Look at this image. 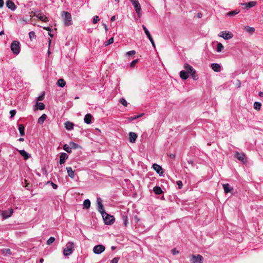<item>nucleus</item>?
<instances>
[{
    "label": "nucleus",
    "mask_w": 263,
    "mask_h": 263,
    "mask_svg": "<svg viewBox=\"0 0 263 263\" xmlns=\"http://www.w3.org/2000/svg\"><path fill=\"white\" fill-rule=\"evenodd\" d=\"M64 24L65 26H69L72 24V16L67 11H63L61 14Z\"/></svg>",
    "instance_id": "nucleus-1"
},
{
    "label": "nucleus",
    "mask_w": 263,
    "mask_h": 263,
    "mask_svg": "<svg viewBox=\"0 0 263 263\" xmlns=\"http://www.w3.org/2000/svg\"><path fill=\"white\" fill-rule=\"evenodd\" d=\"M74 250V243L72 242H68L63 250L65 256H68L72 253Z\"/></svg>",
    "instance_id": "nucleus-2"
},
{
    "label": "nucleus",
    "mask_w": 263,
    "mask_h": 263,
    "mask_svg": "<svg viewBox=\"0 0 263 263\" xmlns=\"http://www.w3.org/2000/svg\"><path fill=\"white\" fill-rule=\"evenodd\" d=\"M190 263H203V257L200 254L197 255H191L190 257Z\"/></svg>",
    "instance_id": "nucleus-3"
},
{
    "label": "nucleus",
    "mask_w": 263,
    "mask_h": 263,
    "mask_svg": "<svg viewBox=\"0 0 263 263\" xmlns=\"http://www.w3.org/2000/svg\"><path fill=\"white\" fill-rule=\"evenodd\" d=\"M102 216L106 224L111 225L114 223L115 221V218L113 216L108 215L106 212L102 214Z\"/></svg>",
    "instance_id": "nucleus-4"
},
{
    "label": "nucleus",
    "mask_w": 263,
    "mask_h": 263,
    "mask_svg": "<svg viewBox=\"0 0 263 263\" xmlns=\"http://www.w3.org/2000/svg\"><path fill=\"white\" fill-rule=\"evenodd\" d=\"M20 43L18 41H14L11 44V50L14 54H18L20 51Z\"/></svg>",
    "instance_id": "nucleus-5"
},
{
    "label": "nucleus",
    "mask_w": 263,
    "mask_h": 263,
    "mask_svg": "<svg viewBox=\"0 0 263 263\" xmlns=\"http://www.w3.org/2000/svg\"><path fill=\"white\" fill-rule=\"evenodd\" d=\"M129 1L132 3L133 5L134 6L136 13L138 14V15L140 17V14L141 13V6H140L138 1V0H129Z\"/></svg>",
    "instance_id": "nucleus-6"
},
{
    "label": "nucleus",
    "mask_w": 263,
    "mask_h": 263,
    "mask_svg": "<svg viewBox=\"0 0 263 263\" xmlns=\"http://www.w3.org/2000/svg\"><path fill=\"white\" fill-rule=\"evenodd\" d=\"M105 250V247L102 245H98L93 248V252L95 254H100Z\"/></svg>",
    "instance_id": "nucleus-7"
},
{
    "label": "nucleus",
    "mask_w": 263,
    "mask_h": 263,
    "mask_svg": "<svg viewBox=\"0 0 263 263\" xmlns=\"http://www.w3.org/2000/svg\"><path fill=\"white\" fill-rule=\"evenodd\" d=\"M97 209L98 211L102 214L105 212L103 205L102 203V200L101 198L98 197L97 199Z\"/></svg>",
    "instance_id": "nucleus-8"
},
{
    "label": "nucleus",
    "mask_w": 263,
    "mask_h": 263,
    "mask_svg": "<svg viewBox=\"0 0 263 263\" xmlns=\"http://www.w3.org/2000/svg\"><path fill=\"white\" fill-rule=\"evenodd\" d=\"M13 213V210L11 208L8 210L2 211L1 212V216L4 219H7L11 217Z\"/></svg>",
    "instance_id": "nucleus-9"
},
{
    "label": "nucleus",
    "mask_w": 263,
    "mask_h": 263,
    "mask_svg": "<svg viewBox=\"0 0 263 263\" xmlns=\"http://www.w3.org/2000/svg\"><path fill=\"white\" fill-rule=\"evenodd\" d=\"M219 36L223 37L224 40H229L233 37V35L230 31H221Z\"/></svg>",
    "instance_id": "nucleus-10"
},
{
    "label": "nucleus",
    "mask_w": 263,
    "mask_h": 263,
    "mask_svg": "<svg viewBox=\"0 0 263 263\" xmlns=\"http://www.w3.org/2000/svg\"><path fill=\"white\" fill-rule=\"evenodd\" d=\"M142 28L144 31L145 33L146 34L147 37L148 38L149 41L151 42L152 46L154 48H155V44L154 41L153 39V37L150 34V32H149V31L147 30L146 27L144 25H142Z\"/></svg>",
    "instance_id": "nucleus-11"
},
{
    "label": "nucleus",
    "mask_w": 263,
    "mask_h": 263,
    "mask_svg": "<svg viewBox=\"0 0 263 263\" xmlns=\"http://www.w3.org/2000/svg\"><path fill=\"white\" fill-rule=\"evenodd\" d=\"M34 15L40 19L41 21H43L44 22H48V18L44 15L42 12L37 11L35 12Z\"/></svg>",
    "instance_id": "nucleus-12"
},
{
    "label": "nucleus",
    "mask_w": 263,
    "mask_h": 263,
    "mask_svg": "<svg viewBox=\"0 0 263 263\" xmlns=\"http://www.w3.org/2000/svg\"><path fill=\"white\" fill-rule=\"evenodd\" d=\"M153 168L160 176L162 175L163 172L162 171V168L161 166H160L159 165H158L157 164L155 163L153 165Z\"/></svg>",
    "instance_id": "nucleus-13"
},
{
    "label": "nucleus",
    "mask_w": 263,
    "mask_h": 263,
    "mask_svg": "<svg viewBox=\"0 0 263 263\" xmlns=\"http://www.w3.org/2000/svg\"><path fill=\"white\" fill-rule=\"evenodd\" d=\"M6 6L10 10L14 11L16 9L14 3L11 0H7L6 3Z\"/></svg>",
    "instance_id": "nucleus-14"
},
{
    "label": "nucleus",
    "mask_w": 263,
    "mask_h": 263,
    "mask_svg": "<svg viewBox=\"0 0 263 263\" xmlns=\"http://www.w3.org/2000/svg\"><path fill=\"white\" fill-rule=\"evenodd\" d=\"M257 4L256 1H251L249 3L241 4L242 6H245V9H248L255 6Z\"/></svg>",
    "instance_id": "nucleus-15"
},
{
    "label": "nucleus",
    "mask_w": 263,
    "mask_h": 263,
    "mask_svg": "<svg viewBox=\"0 0 263 263\" xmlns=\"http://www.w3.org/2000/svg\"><path fill=\"white\" fill-rule=\"evenodd\" d=\"M137 138V135L135 133L130 132L129 134V141L130 143H135Z\"/></svg>",
    "instance_id": "nucleus-16"
},
{
    "label": "nucleus",
    "mask_w": 263,
    "mask_h": 263,
    "mask_svg": "<svg viewBox=\"0 0 263 263\" xmlns=\"http://www.w3.org/2000/svg\"><path fill=\"white\" fill-rule=\"evenodd\" d=\"M235 157L239 160L245 162V155L243 153H240L236 152L235 154Z\"/></svg>",
    "instance_id": "nucleus-17"
},
{
    "label": "nucleus",
    "mask_w": 263,
    "mask_h": 263,
    "mask_svg": "<svg viewBox=\"0 0 263 263\" xmlns=\"http://www.w3.org/2000/svg\"><path fill=\"white\" fill-rule=\"evenodd\" d=\"M68 155L65 153H62L60 157V163L62 164L65 163V160L68 158Z\"/></svg>",
    "instance_id": "nucleus-18"
},
{
    "label": "nucleus",
    "mask_w": 263,
    "mask_h": 263,
    "mask_svg": "<svg viewBox=\"0 0 263 263\" xmlns=\"http://www.w3.org/2000/svg\"><path fill=\"white\" fill-rule=\"evenodd\" d=\"M183 68L185 69V71L186 72H189V74L192 72L194 70H195L193 67L187 63H185L184 64Z\"/></svg>",
    "instance_id": "nucleus-19"
},
{
    "label": "nucleus",
    "mask_w": 263,
    "mask_h": 263,
    "mask_svg": "<svg viewBox=\"0 0 263 263\" xmlns=\"http://www.w3.org/2000/svg\"><path fill=\"white\" fill-rule=\"evenodd\" d=\"M189 73L185 70H182L180 72V77L183 80H186L189 77Z\"/></svg>",
    "instance_id": "nucleus-20"
},
{
    "label": "nucleus",
    "mask_w": 263,
    "mask_h": 263,
    "mask_svg": "<svg viewBox=\"0 0 263 263\" xmlns=\"http://www.w3.org/2000/svg\"><path fill=\"white\" fill-rule=\"evenodd\" d=\"M212 69L216 72H219L221 70V67L219 64L217 63H213L211 66Z\"/></svg>",
    "instance_id": "nucleus-21"
},
{
    "label": "nucleus",
    "mask_w": 263,
    "mask_h": 263,
    "mask_svg": "<svg viewBox=\"0 0 263 263\" xmlns=\"http://www.w3.org/2000/svg\"><path fill=\"white\" fill-rule=\"evenodd\" d=\"M66 169L67 170L68 176L71 178L73 179L74 178V172L72 170V168L71 167H67Z\"/></svg>",
    "instance_id": "nucleus-22"
},
{
    "label": "nucleus",
    "mask_w": 263,
    "mask_h": 263,
    "mask_svg": "<svg viewBox=\"0 0 263 263\" xmlns=\"http://www.w3.org/2000/svg\"><path fill=\"white\" fill-rule=\"evenodd\" d=\"M19 153L25 160L28 159L30 157V155L24 149L19 151Z\"/></svg>",
    "instance_id": "nucleus-23"
},
{
    "label": "nucleus",
    "mask_w": 263,
    "mask_h": 263,
    "mask_svg": "<svg viewBox=\"0 0 263 263\" xmlns=\"http://www.w3.org/2000/svg\"><path fill=\"white\" fill-rule=\"evenodd\" d=\"M92 116L90 114H87L84 117V122L86 124H90L91 123Z\"/></svg>",
    "instance_id": "nucleus-24"
},
{
    "label": "nucleus",
    "mask_w": 263,
    "mask_h": 263,
    "mask_svg": "<svg viewBox=\"0 0 263 263\" xmlns=\"http://www.w3.org/2000/svg\"><path fill=\"white\" fill-rule=\"evenodd\" d=\"M223 187L226 193H230L233 190V188L228 183L223 184Z\"/></svg>",
    "instance_id": "nucleus-25"
},
{
    "label": "nucleus",
    "mask_w": 263,
    "mask_h": 263,
    "mask_svg": "<svg viewBox=\"0 0 263 263\" xmlns=\"http://www.w3.org/2000/svg\"><path fill=\"white\" fill-rule=\"evenodd\" d=\"M74 124L69 121H67L65 123V127L67 130H71L73 128Z\"/></svg>",
    "instance_id": "nucleus-26"
},
{
    "label": "nucleus",
    "mask_w": 263,
    "mask_h": 263,
    "mask_svg": "<svg viewBox=\"0 0 263 263\" xmlns=\"http://www.w3.org/2000/svg\"><path fill=\"white\" fill-rule=\"evenodd\" d=\"M83 205L84 208L89 209L90 206V201L88 199L84 200Z\"/></svg>",
    "instance_id": "nucleus-27"
},
{
    "label": "nucleus",
    "mask_w": 263,
    "mask_h": 263,
    "mask_svg": "<svg viewBox=\"0 0 263 263\" xmlns=\"http://www.w3.org/2000/svg\"><path fill=\"white\" fill-rule=\"evenodd\" d=\"M47 118V115L45 114H43L38 119V123L42 124Z\"/></svg>",
    "instance_id": "nucleus-28"
},
{
    "label": "nucleus",
    "mask_w": 263,
    "mask_h": 263,
    "mask_svg": "<svg viewBox=\"0 0 263 263\" xmlns=\"http://www.w3.org/2000/svg\"><path fill=\"white\" fill-rule=\"evenodd\" d=\"M245 30L247 32L251 34H252L255 31V28L252 27H250L248 26H245Z\"/></svg>",
    "instance_id": "nucleus-29"
},
{
    "label": "nucleus",
    "mask_w": 263,
    "mask_h": 263,
    "mask_svg": "<svg viewBox=\"0 0 263 263\" xmlns=\"http://www.w3.org/2000/svg\"><path fill=\"white\" fill-rule=\"evenodd\" d=\"M18 130L22 136L25 135V127L23 124H20L18 125Z\"/></svg>",
    "instance_id": "nucleus-30"
},
{
    "label": "nucleus",
    "mask_w": 263,
    "mask_h": 263,
    "mask_svg": "<svg viewBox=\"0 0 263 263\" xmlns=\"http://www.w3.org/2000/svg\"><path fill=\"white\" fill-rule=\"evenodd\" d=\"M153 191L157 195H160L162 193L161 188L157 186L154 187Z\"/></svg>",
    "instance_id": "nucleus-31"
},
{
    "label": "nucleus",
    "mask_w": 263,
    "mask_h": 263,
    "mask_svg": "<svg viewBox=\"0 0 263 263\" xmlns=\"http://www.w3.org/2000/svg\"><path fill=\"white\" fill-rule=\"evenodd\" d=\"M63 149L68 153H71L72 152V149L71 147H70V144H64L63 146Z\"/></svg>",
    "instance_id": "nucleus-32"
},
{
    "label": "nucleus",
    "mask_w": 263,
    "mask_h": 263,
    "mask_svg": "<svg viewBox=\"0 0 263 263\" xmlns=\"http://www.w3.org/2000/svg\"><path fill=\"white\" fill-rule=\"evenodd\" d=\"M57 85L60 87H63L65 86L66 82L63 79H61L58 81Z\"/></svg>",
    "instance_id": "nucleus-33"
},
{
    "label": "nucleus",
    "mask_w": 263,
    "mask_h": 263,
    "mask_svg": "<svg viewBox=\"0 0 263 263\" xmlns=\"http://www.w3.org/2000/svg\"><path fill=\"white\" fill-rule=\"evenodd\" d=\"M239 12V11L237 10H235L234 11H230L227 14V16H233L236 14H237Z\"/></svg>",
    "instance_id": "nucleus-34"
},
{
    "label": "nucleus",
    "mask_w": 263,
    "mask_h": 263,
    "mask_svg": "<svg viewBox=\"0 0 263 263\" xmlns=\"http://www.w3.org/2000/svg\"><path fill=\"white\" fill-rule=\"evenodd\" d=\"M69 144L70 145V147H71V149H77L79 147V145L73 142H70L69 143Z\"/></svg>",
    "instance_id": "nucleus-35"
},
{
    "label": "nucleus",
    "mask_w": 263,
    "mask_h": 263,
    "mask_svg": "<svg viewBox=\"0 0 263 263\" xmlns=\"http://www.w3.org/2000/svg\"><path fill=\"white\" fill-rule=\"evenodd\" d=\"M193 80H196L198 79V76L196 74V70H194L192 72L190 73Z\"/></svg>",
    "instance_id": "nucleus-36"
},
{
    "label": "nucleus",
    "mask_w": 263,
    "mask_h": 263,
    "mask_svg": "<svg viewBox=\"0 0 263 263\" xmlns=\"http://www.w3.org/2000/svg\"><path fill=\"white\" fill-rule=\"evenodd\" d=\"M122 219L123 221L124 225L126 226L128 224V217L126 215H123L122 216Z\"/></svg>",
    "instance_id": "nucleus-37"
},
{
    "label": "nucleus",
    "mask_w": 263,
    "mask_h": 263,
    "mask_svg": "<svg viewBox=\"0 0 263 263\" xmlns=\"http://www.w3.org/2000/svg\"><path fill=\"white\" fill-rule=\"evenodd\" d=\"M261 103L258 102H255L254 103V108L256 110H259L261 107Z\"/></svg>",
    "instance_id": "nucleus-38"
},
{
    "label": "nucleus",
    "mask_w": 263,
    "mask_h": 263,
    "mask_svg": "<svg viewBox=\"0 0 263 263\" xmlns=\"http://www.w3.org/2000/svg\"><path fill=\"white\" fill-rule=\"evenodd\" d=\"M29 36L31 41L36 38V35L34 31H31L29 33Z\"/></svg>",
    "instance_id": "nucleus-39"
},
{
    "label": "nucleus",
    "mask_w": 263,
    "mask_h": 263,
    "mask_svg": "<svg viewBox=\"0 0 263 263\" xmlns=\"http://www.w3.org/2000/svg\"><path fill=\"white\" fill-rule=\"evenodd\" d=\"M36 105L37 106V108L40 109V110H43L44 108H45V105L43 103H41V102H37L36 103Z\"/></svg>",
    "instance_id": "nucleus-40"
},
{
    "label": "nucleus",
    "mask_w": 263,
    "mask_h": 263,
    "mask_svg": "<svg viewBox=\"0 0 263 263\" xmlns=\"http://www.w3.org/2000/svg\"><path fill=\"white\" fill-rule=\"evenodd\" d=\"M223 48V46L221 43H218L217 46L216 51L218 52H220Z\"/></svg>",
    "instance_id": "nucleus-41"
},
{
    "label": "nucleus",
    "mask_w": 263,
    "mask_h": 263,
    "mask_svg": "<svg viewBox=\"0 0 263 263\" xmlns=\"http://www.w3.org/2000/svg\"><path fill=\"white\" fill-rule=\"evenodd\" d=\"M55 241V238L53 237H50L47 241V244L50 245Z\"/></svg>",
    "instance_id": "nucleus-42"
},
{
    "label": "nucleus",
    "mask_w": 263,
    "mask_h": 263,
    "mask_svg": "<svg viewBox=\"0 0 263 263\" xmlns=\"http://www.w3.org/2000/svg\"><path fill=\"white\" fill-rule=\"evenodd\" d=\"M120 103L122 104L124 106H127V102L124 98H121L120 99Z\"/></svg>",
    "instance_id": "nucleus-43"
},
{
    "label": "nucleus",
    "mask_w": 263,
    "mask_h": 263,
    "mask_svg": "<svg viewBox=\"0 0 263 263\" xmlns=\"http://www.w3.org/2000/svg\"><path fill=\"white\" fill-rule=\"evenodd\" d=\"M114 41V38L113 37H111L107 42H106V43H105V46H108V45L113 43Z\"/></svg>",
    "instance_id": "nucleus-44"
},
{
    "label": "nucleus",
    "mask_w": 263,
    "mask_h": 263,
    "mask_svg": "<svg viewBox=\"0 0 263 263\" xmlns=\"http://www.w3.org/2000/svg\"><path fill=\"white\" fill-rule=\"evenodd\" d=\"M138 59L133 60L130 63V67H134L135 66V65L138 63Z\"/></svg>",
    "instance_id": "nucleus-45"
},
{
    "label": "nucleus",
    "mask_w": 263,
    "mask_h": 263,
    "mask_svg": "<svg viewBox=\"0 0 263 263\" xmlns=\"http://www.w3.org/2000/svg\"><path fill=\"white\" fill-rule=\"evenodd\" d=\"M48 183H50V184L51 185V186H52V187H53V189H57V188H58V185H57L56 184L54 183H53V182H52V181H48Z\"/></svg>",
    "instance_id": "nucleus-46"
},
{
    "label": "nucleus",
    "mask_w": 263,
    "mask_h": 263,
    "mask_svg": "<svg viewBox=\"0 0 263 263\" xmlns=\"http://www.w3.org/2000/svg\"><path fill=\"white\" fill-rule=\"evenodd\" d=\"M135 53H136V51L135 50H131V51H128L127 52H126V55L130 56V55H134Z\"/></svg>",
    "instance_id": "nucleus-47"
},
{
    "label": "nucleus",
    "mask_w": 263,
    "mask_h": 263,
    "mask_svg": "<svg viewBox=\"0 0 263 263\" xmlns=\"http://www.w3.org/2000/svg\"><path fill=\"white\" fill-rule=\"evenodd\" d=\"M99 16H95L93 17V24H96L97 23H98V22H99Z\"/></svg>",
    "instance_id": "nucleus-48"
},
{
    "label": "nucleus",
    "mask_w": 263,
    "mask_h": 263,
    "mask_svg": "<svg viewBox=\"0 0 263 263\" xmlns=\"http://www.w3.org/2000/svg\"><path fill=\"white\" fill-rule=\"evenodd\" d=\"M176 183L178 185L179 189L182 188L183 184H182V182L181 181H180V180L177 181Z\"/></svg>",
    "instance_id": "nucleus-49"
},
{
    "label": "nucleus",
    "mask_w": 263,
    "mask_h": 263,
    "mask_svg": "<svg viewBox=\"0 0 263 263\" xmlns=\"http://www.w3.org/2000/svg\"><path fill=\"white\" fill-rule=\"evenodd\" d=\"M10 118L13 117L16 114L15 110H11L10 111Z\"/></svg>",
    "instance_id": "nucleus-50"
},
{
    "label": "nucleus",
    "mask_w": 263,
    "mask_h": 263,
    "mask_svg": "<svg viewBox=\"0 0 263 263\" xmlns=\"http://www.w3.org/2000/svg\"><path fill=\"white\" fill-rule=\"evenodd\" d=\"M45 95V92H43L42 95L38 97L37 100L38 101H42L44 99Z\"/></svg>",
    "instance_id": "nucleus-51"
},
{
    "label": "nucleus",
    "mask_w": 263,
    "mask_h": 263,
    "mask_svg": "<svg viewBox=\"0 0 263 263\" xmlns=\"http://www.w3.org/2000/svg\"><path fill=\"white\" fill-rule=\"evenodd\" d=\"M119 258L118 257H114L110 262L111 263H118Z\"/></svg>",
    "instance_id": "nucleus-52"
},
{
    "label": "nucleus",
    "mask_w": 263,
    "mask_h": 263,
    "mask_svg": "<svg viewBox=\"0 0 263 263\" xmlns=\"http://www.w3.org/2000/svg\"><path fill=\"white\" fill-rule=\"evenodd\" d=\"M171 251L173 255H175L176 254L179 253V252L178 251H176V250L175 249L172 250Z\"/></svg>",
    "instance_id": "nucleus-53"
},
{
    "label": "nucleus",
    "mask_w": 263,
    "mask_h": 263,
    "mask_svg": "<svg viewBox=\"0 0 263 263\" xmlns=\"http://www.w3.org/2000/svg\"><path fill=\"white\" fill-rule=\"evenodd\" d=\"M140 118V116H135L134 117H132L130 118V120H135V119H137L138 118Z\"/></svg>",
    "instance_id": "nucleus-54"
},
{
    "label": "nucleus",
    "mask_w": 263,
    "mask_h": 263,
    "mask_svg": "<svg viewBox=\"0 0 263 263\" xmlns=\"http://www.w3.org/2000/svg\"><path fill=\"white\" fill-rule=\"evenodd\" d=\"M4 2L3 0H0V8H2L4 6Z\"/></svg>",
    "instance_id": "nucleus-55"
},
{
    "label": "nucleus",
    "mask_w": 263,
    "mask_h": 263,
    "mask_svg": "<svg viewBox=\"0 0 263 263\" xmlns=\"http://www.w3.org/2000/svg\"><path fill=\"white\" fill-rule=\"evenodd\" d=\"M43 28L48 31H51L52 30L51 28H50L49 27H43Z\"/></svg>",
    "instance_id": "nucleus-56"
},
{
    "label": "nucleus",
    "mask_w": 263,
    "mask_h": 263,
    "mask_svg": "<svg viewBox=\"0 0 263 263\" xmlns=\"http://www.w3.org/2000/svg\"><path fill=\"white\" fill-rule=\"evenodd\" d=\"M103 26L104 29H105L106 32H107L108 31V28H107V25L105 24H103Z\"/></svg>",
    "instance_id": "nucleus-57"
},
{
    "label": "nucleus",
    "mask_w": 263,
    "mask_h": 263,
    "mask_svg": "<svg viewBox=\"0 0 263 263\" xmlns=\"http://www.w3.org/2000/svg\"><path fill=\"white\" fill-rule=\"evenodd\" d=\"M116 20V16L114 15L111 17V21L112 22L115 21Z\"/></svg>",
    "instance_id": "nucleus-58"
},
{
    "label": "nucleus",
    "mask_w": 263,
    "mask_h": 263,
    "mask_svg": "<svg viewBox=\"0 0 263 263\" xmlns=\"http://www.w3.org/2000/svg\"><path fill=\"white\" fill-rule=\"evenodd\" d=\"M197 17L199 18H200L202 17V14L201 13H197Z\"/></svg>",
    "instance_id": "nucleus-59"
},
{
    "label": "nucleus",
    "mask_w": 263,
    "mask_h": 263,
    "mask_svg": "<svg viewBox=\"0 0 263 263\" xmlns=\"http://www.w3.org/2000/svg\"><path fill=\"white\" fill-rule=\"evenodd\" d=\"M258 95L261 97H263V92H259Z\"/></svg>",
    "instance_id": "nucleus-60"
},
{
    "label": "nucleus",
    "mask_w": 263,
    "mask_h": 263,
    "mask_svg": "<svg viewBox=\"0 0 263 263\" xmlns=\"http://www.w3.org/2000/svg\"><path fill=\"white\" fill-rule=\"evenodd\" d=\"M43 261H44V259L43 258H40V260H39L40 263H43Z\"/></svg>",
    "instance_id": "nucleus-61"
},
{
    "label": "nucleus",
    "mask_w": 263,
    "mask_h": 263,
    "mask_svg": "<svg viewBox=\"0 0 263 263\" xmlns=\"http://www.w3.org/2000/svg\"><path fill=\"white\" fill-rule=\"evenodd\" d=\"M18 141H21V142H23V141H24V138H20L18 139Z\"/></svg>",
    "instance_id": "nucleus-62"
},
{
    "label": "nucleus",
    "mask_w": 263,
    "mask_h": 263,
    "mask_svg": "<svg viewBox=\"0 0 263 263\" xmlns=\"http://www.w3.org/2000/svg\"><path fill=\"white\" fill-rule=\"evenodd\" d=\"M188 162H189V163H190L192 164L193 163V161L192 160H189Z\"/></svg>",
    "instance_id": "nucleus-63"
},
{
    "label": "nucleus",
    "mask_w": 263,
    "mask_h": 263,
    "mask_svg": "<svg viewBox=\"0 0 263 263\" xmlns=\"http://www.w3.org/2000/svg\"><path fill=\"white\" fill-rule=\"evenodd\" d=\"M170 156H171V157H172V158H175V155H174V154H172V155H170Z\"/></svg>",
    "instance_id": "nucleus-64"
}]
</instances>
